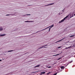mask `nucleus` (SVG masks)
Listing matches in <instances>:
<instances>
[{
	"mask_svg": "<svg viewBox=\"0 0 75 75\" xmlns=\"http://www.w3.org/2000/svg\"><path fill=\"white\" fill-rule=\"evenodd\" d=\"M69 17V15H67L65 18H64L63 19H62L60 21H59V23H62V22L64 21L65 20V19H66V18H68V17Z\"/></svg>",
	"mask_w": 75,
	"mask_h": 75,
	"instance_id": "f257e3e1",
	"label": "nucleus"
},
{
	"mask_svg": "<svg viewBox=\"0 0 75 75\" xmlns=\"http://www.w3.org/2000/svg\"><path fill=\"white\" fill-rule=\"evenodd\" d=\"M47 45H45V46H42V47H41L39 48L38 49H39V50H40V48H43V47H45L46 46H47Z\"/></svg>",
	"mask_w": 75,
	"mask_h": 75,
	"instance_id": "f03ea898",
	"label": "nucleus"
},
{
	"mask_svg": "<svg viewBox=\"0 0 75 75\" xmlns=\"http://www.w3.org/2000/svg\"><path fill=\"white\" fill-rule=\"evenodd\" d=\"M54 4V3L50 4H49L47 5H45V6H50V5H52L53 4Z\"/></svg>",
	"mask_w": 75,
	"mask_h": 75,
	"instance_id": "7ed1b4c3",
	"label": "nucleus"
},
{
	"mask_svg": "<svg viewBox=\"0 0 75 75\" xmlns=\"http://www.w3.org/2000/svg\"><path fill=\"white\" fill-rule=\"evenodd\" d=\"M3 30V28L2 27H0V31H1Z\"/></svg>",
	"mask_w": 75,
	"mask_h": 75,
	"instance_id": "20e7f679",
	"label": "nucleus"
},
{
	"mask_svg": "<svg viewBox=\"0 0 75 75\" xmlns=\"http://www.w3.org/2000/svg\"><path fill=\"white\" fill-rule=\"evenodd\" d=\"M60 68H61V69H64V68H65V67L64 66H62L60 67Z\"/></svg>",
	"mask_w": 75,
	"mask_h": 75,
	"instance_id": "39448f33",
	"label": "nucleus"
},
{
	"mask_svg": "<svg viewBox=\"0 0 75 75\" xmlns=\"http://www.w3.org/2000/svg\"><path fill=\"white\" fill-rule=\"evenodd\" d=\"M64 39V38H63L62 39H61V40L58 41L57 42H56V43L58 42H60V41H62V40H63Z\"/></svg>",
	"mask_w": 75,
	"mask_h": 75,
	"instance_id": "423d86ee",
	"label": "nucleus"
},
{
	"mask_svg": "<svg viewBox=\"0 0 75 75\" xmlns=\"http://www.w3.org/2000/svg\"><path fill=\"white\" fill-rule=\"evenodd\" d=\"M45 74V72H41L40 73L41 74Z\"/></svg>",
	"mask_w": 75,
	"mask_h": 75,
	"instance_id": "0eeeda50",
	"label": "nucleus"
},
{
	"mask_svg": "<svg viewBox=\"0 0 75 75\" xmlns=\"http://www.w3.org/2000/svg\"><path fill=\"white\" fill-rule=\"evenodd\" d=\"M73 62L72 61H71L70 62H69L68 63V64H67V65H69V64L70 63H71V62Z\"/></svg>",
	"mask_w": 75,
	"mask_h": 75,
	"instance_id": "6e6552de",
	"label": "nucleus"
},
{
	"mask_svg": "<svg viewBox=\"0 0 75 75\" xmlns=\"http://www.w3.org/2000/svg\"><path fill=\"white\" fill-rule=\"evenodd\" d=\"M40 65H38L36 66H35L34 68H36L37 67H40Z\"/></svg>",
	"mask_w": 75,
	"mask_h": 75,
	"instance_id": "1a4fd4ad",
	"label": "nucleus"
},
{
	"mask_svg": "<svg viewBox=\"0 0 75 75\" xmlns=\"http://www.w3.org/2000/svg\"><path fill=\"white\" fill-rule=\"evenodd\" d=\"M4 35H6V34H4V35H0V36H1V37H3V36H4Z\"/></svg>",
	"mask_w": 75,
	"mask_h": 75,
	"instance_id": "9d476101",
	"label": "nucleus"
},
{
	"mask_svg": "<svg viewBox=\"0 0 75 75\" xmlns=\"http://www.w3.org/2000/svg\"><path fill=\"white\" fill-rule=\"evenodd\" d=\"M61 54V53H60V54H56L55 55H53V57H54V56H57V55H59V54Z\"/></svg>",
	"mask_w": 75,
	"mask_h": 75,
	"instance_id": "9b49d317",
	"label": "nucleus"
},
{
	"mask_svg": "<svg viewBox=\"0 0 75 75\" xmlns=\"http://www.w3.org/2000/svg\"><path fill=\"white\" fill-rule=\"evenodd\" d=\"M74 36H75V35H72L70 36L69 37H74Z\"/></svg>",
	"mask_w": 75,
	"mask_h": 75,
	"instance_id": "f8f14e48",
	"label": "nucleus"
},
{
	"mask_svg": "<svg viewBox=\"0 0 75 75\" xmlns=\"http://www.w3.org/2000/svg\"><path fill=\"white\" fill-rule=\"evenodd\" d=\"M46 67H48V68H52V67H48V66H47Z\"/></svg>",
	"mask_w": 75,
	"mask_h": 75,
	"instance_id": "ddd939ff",
	"label": "nucleus"
},
{
	"mask_svg": "<svg viewBox=\"0 0 75 75\" xmlns=\"http://www.w3.org/2000/svg\"><path fill=\"white\" fill-rule=\"evenodd\" d=\"M62 58V57H60L57 59V60H59L60 59H61Z\"/></svg>",
	"mask_w": 75,
	"mask_h": 75,
	"instance_id": "4468645a",
	"label": "nucleus"
},
{
	"mask_svg": "<svg viewBox=\"0 0 75 75\" xmlns=\"http://www.w3.org/2000/svg\"><path fill=\"white\" fill-rule=\"evenodd\" d=\"M10 15H11V14L6 15V16H10Z\"/></svg>",
	"mask_w": 75,
	"mask_h": 75,
	"instance_id": "2eb2a0df",
	"label": "nucleus"
},
{
	"mask_svg": "<svg viewBox=\"0 0 75 75\" xmlns=\"http://www.w3.org/2000/svg\"><path fill=\"white\" fill-rule=\"evenodd\" d=\"M74 16V15H73V14L72 15V16L70 18H71V17H72L73 16Z\"/></svg>",
	"mask_w": 75,
	"mask_h": 75,
	"instance_id": "dca6fc26",
	"label": "nucleus"
},
{
	"mask_svg": "<svg viewBox=\"0 0 75 75\" xmlns=\"http://www.w3.org/2000/svg\"><path fill=\"white\" fill-rule=\"evenodd\" d=\"M52 27H54V25H52L51 26V28H52Z\"/></svg>",
	"mask_w": 75,
	"mask_h": 75,
	"instance_id": "f3484780",
	"label": "nucleus"
},
{
	"mask_svg": "<svg viewBox=\"0 0 75 75\" xmlns=\"http://www.w3.org/2000/svg\"><path fill=\"white\" fill-rule=\"evenodd\" d=\"M11 51H13V50L9 51L8 52H11Z\"/></svg>",
	"mask_w": 75,
	"mask_h": 75,
	"instance_id": "a211bd4d",
	"label": "nucleus"
},
{
	"mask_svg": "<svg viewBox=\"0 0 75 75\" xmlns=\"http://www.w3.org/2000/svg\"><path fill=\"white\" fill-rule=\"evenodd\" d=\"M45 29H47V28H46L45 29H44L42 30L41 31H43V30H45Z\"/></svg>",
	"mask_w": 75,
	"mask_h": 75,
	"instance_id": "6ab92c4d",
	"label": "nucleus"
},
{
	"mask_svg": "<svg viewBox=\"0 0 75 75\" xmlns=\"http://www.w3.org/2000/svg\"><path fill=\"white\" fill-rule=\"evenodd\" d=\"M61 48V47H58V48Z\"/></svg>",
	"mask_w": 75,
	"mask_h": 75,
	"instance_id": "aec40b11",
	"label": "nucleus"
},
{
	"mask_svg": "<svg viewBox=\"0 0 75 75\" xmlns=\"http://www.w3.org/2000/svg\"><path fill=\"white\" fill-rule=\"evenodd\" d=\"M25 22H30V21H25Z\"/></svg>",
	"mask_w": 75,
	"mask_h": 75,
	"instance_id": "412c9836",
	"label": "nucleus"
},
{
	"mask_svg": "<svg viewBox=\"0 0 75 75\" xmlns=\"http://www.w3.org/2000/svg\"><path fill=\"white\" fill-rule=\"evenodd\" d=\"M51 30V28H50L49 29V31H50V30Z\"/></svg>",
	"mask_w": 75,
	"mask_h": 75,
	"instance_id": "4be33fe9",
	"label": "nucleus"
},
{
	"mask_svg": "<svg viewBox=\"0 0 75 75\" xmlns=\"http://www.w3.org/2000/svg\"><path fill=\"white\" fill-rule=\"evenodd\" d=\"M32 72V73H35V72Z\"/></svg>",
	"mask_w": 75,
	"mask_h": 75,
	"instance_id": "5701e85b",
	"label": "nucleus"
},
{
	"mask_svg": "<svg viewBox=\"0 0 75 75\" xmlns=\"http://www.w3.org/2000/svg\"><path fill=\"white\" fill-rule=\"evenodd\" d=\"M2 61V60H1V59H0V61Z\"/></svg>",
	"mask_w": 75,
	"mask_h": 75,
	"instance_id": "b1692460",
	"label": "nucleus"
},
{
	"mask_svg": "<svg viewBox=\"0 0 75 75\" xmlns=\"http://www.w3.org/2000/svg\"><path fill=\"white\" fill-rule=\"evenodd\" d=\"M50 74V72H49L48 73H47V74Z\"/></svg>",
	"mask_w": 75,
	"mask_h": 75,
	"instance_id": "393cba45",
	"label": "nucleus"
},
{
	"mask_svg": "<svg viewBox=\"0 0 75 75\" xmlns=\"http://www.w3.org/2000/svg\"><path fill=\"white\" fill-rule=\"evenodd\" d=\"M44 48H47V47H44Z\"/></svg>",
	"mask_w": 75,
	"mask_h": 75,
	"instance_id": "a878e982",
	"label": "nucleus"
},
{
	"mask_svg": "<svg viewBox=\"0 0 75 75\" xmlns=\"http://www.w3.org/2000/svg\"><path fill=\"white\" fill-rule=\"evenodd\" d=\"M27 15H30V14H27Z\"/></svg>",
	"mask_w": 75,
	"mask_h": 75,
	"instance_id": "bb28decb",
	"label": "nucleus"
},
{
	"mask_svg": "<svg viewBox=\"0 0 75 75\" xmlns=\"http://www.w3.org/2000/svg\"><path fill=\"white\" fill-rule=\"evenodd\" d=\"M74 16H75V14H74Z\"/></svg>",
	"mask_w": 75,
	"mask_h": 75,
	"instance_id": "cd10ccee",
	"label": "nucleus"
},
{
	"mask_svg": "<svg viewBox=\"0 0 75 75\" xmlns=\"http://www.w3.org/2000/svg\"><path fill=\"white\" fill-rule=\"evenodd\" d=\"M40 75H42V74H40Z\"/></svg>",
	"mask_w": 75,
	"mask_h": 75,
	"instance_id": "c85d7f7f",
	"label": "nucleus"
}]
</instances>
